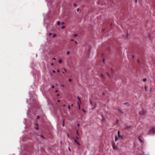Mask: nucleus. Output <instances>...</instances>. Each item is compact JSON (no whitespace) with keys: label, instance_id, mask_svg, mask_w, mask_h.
<instances>
[{"label":"nucleus","instance_id":"obj_25","mask_svg":"<svg viewBox=\"0 0 155 155\" xmlns=\"http://www.w3.org/2000/svg\"><path fill=\"white\" fill-rule=\"evenodd\" d=\"M68 108L69 109H70V105H69L68 106Z\"/></svg>","mask_w":155,"mask_h":155},{"label":"nucleus","instance_id":"obj_18","mask_svg":"<svg viewBox=\"0 0 155 155\" xmlns=\"http://www.w3.org/2000/svg\"><path fill=\"white\" fill-rule=\"evenodd\" d=\"M77 98L79 100V101L80 102H81V100H80V98L79 97H77Z\"/></svg>","mask_w":155,"mask_h":155},{"label":"nucleus","instance_id":"obj_39","mask_svg":"<svg viewBox=\"0 0 155 155\" xmlns=\"http://www.w3.org/2000/svg\"><path fill=\"white\" fill-rule=\"evenodd\" d=\"M75 43L76 44H77V42L76 41H75Z\"/></svg>","mask_w":155,"mask_h":155},{"label":"nucleus","instance_id":"obj_34","mask_svg":"<svg viewBox=\"0 0 155 155\" xmlns=\"http://www.w3.org/2000/svg\"><path fill=\"white\" fill-rule=\"evenodd\" d=\"M57 71H58V72H60V71H59L58 69V70H57Z\"/></svg>","mask_w":155,"mask_h":155},{"label":"nucleus","instance_id":"obj_41","mask_svg":"<svg viewBox=\"0 0 155 155\" xmlns=\"http://www.w3.org/2000/svg\"><path fill=\"white\" fill-rule=\"evenodd\" d=\"M77 126H80V124H77Z\"/></svg>","mask_w":155,"mask_h":155},{"label":"nucleus","instance_id":"obj_38","mask_svg":"<svg viewBox=\"0 0 155 155\" xmlns=\"http://www.w3.org/2000/svg\"><path fill=\"white\" fill-rule=\"evenodd\" d=\"M58 92V91L57 90H56L55 91V92Z\"/></svg>","mask_w":155,"mask_h":155},{"label":"nucleus","instance_id":"obj_50","mask_svg":"<svg viewBox=\"0 0 155 155\" xmlns=\"http://www.w3.org/2000/svg\"><path fill=\"white\" fill-rule=\"evenodd\" d=\"M62 73H63V74H64V72H62Z\"/></svg>","mask_w":155,"mask_h":155},{"label":"nucleus","instance_id":"obj_14","mask_svg":"<svg viewBox=\"0 0 155 155\" xmlns=\"http://www.w3.org/2000/svg\"><path fill=\"white\" fill-rule=\"evenodd\" d=\"M148 88V87H146V86H145V89L146 91H147V89Z\"/></svg>","mask_w":155,"mask_h":155},{"label":"nucleus","instance_id":"obj_4","mask_svg":"<svg viewBox=\"0 0 155 155\" xmlns=\"http://www.w3.org/2000/svg\"><path fill=\"white\" fill-rule=\"evenodd\" d=\"M140 114H144V110H142L139 113Z\"/></svg>","mask_w":155,"mask_h":155},{"label":"nucleus","instance_id":"obj_9","mask_svg":"<svg viewBox=\"0 0 155 155\" xmlns=\"http://www.w3.org/2000/svg\"><path fill=\"white\" fill-rule=\"evenodd\" d=\"M131 127L130 126H127V127H126L125 128V129H128V128H130Z\"/></svg>","mask_w":155,"mask_h":155},{"label":"nucleus","instance_id":"obj_31","mask_svg":"<svg viewBox=\"0 0 155 155\" xmlns=\"http://www.w3.org/2000/svg\"><path fill=\"white\" fill-rule=\"evenodd\" d=\"M64 22H62V23H61V24L62 25H64Z\"/></svg>","mask_w":155,"mask_h":155},{"label":"nucleus","instance_id":"obj_32","mask_svg":"<svg viewBox=\"0 0 155 155\" xmlns=\"http://www.w3.org/2000/svg\"><path fill=\"white\" fill-rule=\"evenodd\" d=\"M79 8H78L77 9V11L78 12L79 11Z\"/></svg>","mask_w":155,"mask_h":155},{"label":"nucleus","instance_id":"obj_45","mask_svg":"<svg viewBox=\"0 0 155 155\" xmlns=\"http://www.w3.org/2000/svg\"><path fill=\"white\" fill-rule=\"evenodd\" d=\"M71 106H73V104H71Z\"/></svg>","mask_w":155,"mask_h":155},{"label":"nucleus","instance_id":"obj_26","mask_svg":"<svg viewBox=\"0 0 155 155\" xmlns=\"http://www.w3.org/2000/svg\"><path fill=\"white\" fill-rule=\"evenodd\" d=\"M82 110H83V112H85V110L84 109H82Z\"/></svg>","mask_w":155,"mask_h":155},{"label":"nucleus","instance_id":"obj_53","mask_svg":"<svg viewBox=\"0 0 155 155\" xmlns=\"http://www.w3.org/2000/svg\"><path fill=\"white\" fill-rule=\"evenodd\" d=\"M64 70H65L66 71L65 69H64Z\"/></svg>","mask_w":155,"mask_h":155},{"label":"nucleus","instance_id":"obj_5","mask_svg":"<svg viewBox=\"0 0 155 155\" xmlns=\"http://www.w3.org/2000/svg\"><path fill=\"white\" fill-rule=\"evenodd\" d=\"M101 78H102V80L104 81V80L103 79V78H104V75L103 74H101Z\"/></svg>","mask_w":155,"mask_h":155},{"label":"nucleus","instance_id":"obj_22","mask_svg":"<svg viewBox=\"0 0 155 155\" xmlns=\"http://www.w3.org/2000/svg\"><path fill=\"white\" fill-rule=\"evenodd\" d=\"M68 81L70 82H71L72 81V80L71 79H69L68 80Z\"/></svg>","mask_w":155,"mask_h":155},{"label":"nucleus","instance_id":"obj_30","mask_svg":"<svg viewBox=\"0 0 155 155\" xmlns=\"http://www.w3.org/2000/svg\"><path fill=\"white\" fill-rule=\"evenodd\" d=\"M68 136L69 138V135L68 134Z\"/></svg>","mask_w":155,"mask_h":155},{"label":"nucleus","instance_id":"obj_40","mask_svg":"<svg viewBox=\"0 0 155 155\" xmlns=\"http://www.w3.org/2000/svg\"><path fill=\"white\" fill-rule=\"evenodd\" d=\"M136 3H137L138 2L137 0H136Z\"/></svg>","mask_w":155,"mask_h":155},{"label":"nucleus","instance_id":"obj_33","mask_svg":"<svg viewBox=\"0 0 155 155\" xmlns=\"http://www.w3.org/2000/svg\"><path fill=\"white\" fill-rule=\"evenodd\" d=\"M76 138L77 139H79V138H78V137H76Z\"/></svg>","mask_w":155,"mask_h":155},{"label":"nucleus","instance_id":"obj_46","mask_svg":"<svg viewBox=\"0 0 155 155\" xmlns=\"http://www.w3.org/2000/svg\"><path fill=\"white\" fill-rule=\"evenodd\" d=\"M36 129H38V127H36Z\"/></svg>","mask_w":155,"mask_h":155},{"label":"nucleus","instance_id":"obj_20","mask_svg":"<svg viewBox=\"0 0 155 155\" xmlns=\"http://www.w3.org/2000/svg\"><path fill=\"white\" fill-rule=\"evenodd\" d=\"M65 27V26H63L61 28L62 29H64Z\"/></svg>","mask_w":155,"mask_h":155},{"label":"nucleus","instance_id":"obj_21","mask_svg":"<svg viewBox=\"0 0 155 155\" xmlns=\"http://www.w3.org/2000/svg\"><path fill=\"white\" fill-rule=\"evenodd\" d=\"M147 79L146 78H145L143 80V81H147Z\"/></svg>","mask_w":155,"mask_h":155},{"label":"nucleus","instance_id":"obj_44","mask_svg":"<svg viewBox=\"0 0 155 155\" xmlns=\"http://www.w3.org/2000/svg\"><path fill=\"white\" fill-rule=\"evenodd\" d=\"M59 94H57V96H59Z\"/></svg>","mask_w":155,"mask_h":155},{"label":"nucleus","instance_id":"obj_27","mask_svg":"<svg viewBox=\"0 0 155 155\" xmlns=\"http://www.w3.org/2000/svg\"><path fill=\"white\" fill-rule=\"evenodd\" d=\"M52 59H53V60H56V58H53Z\"/></svg>","mask_w":155,"mask_h":155},{"label":"nucleus","instance_id":"obj_47","mask_svg":"<svg viewBox=\"0 0 155 155\" xmlns=\"http://www.w3.org/2000/svg\"><path fill=\"white\" fill-rule=\"evenodd\" d=\"M65 104L63 105V106L64 107H65Z\"/></svg>","mask_w":155,"mask_h":155},{"label":"nucleus","instance_id":"obj_15","mask_svg":"<svg viewBox=\"0 0 155 155\" xmlns=\"http://www.w3.org/2000/svg\"><path fill=\"white\" fill-rule=\"evenodd\" d=\"M57 24L58 25H59L60 24V22L59 21H58L57 22Z\"/></svg>","mask_w":155,"mask_h":155},{"label":"nucleus","instance_id":"obj_43","mask_svg":"<svg viewBox=\"0 0 155 155\" xmlns=\"http://www.w3.org/2000/svg\"><path fill=\"white\" fill-rule=\"evenodd\" d=\"M52 35V33H50L49 34V35Z\"/></svg>","mask_w":155,"mask_h":155},{"label":"nucleus","instance_id":"obj_29","mask_svg":"<svg viewBox=\"0 0 155 155\" xmlns=\"http://www.w3.org/2000/svg\"><path fill=\"white\" fill-rule=\"evenodd\" d=\"M52 88H54V85H52Z\"/></svg>","mask_w":155,"mask_h":155},{"label":"nucleus","instance_id":"obj_13","mask_svg":"<svg viewBox=\"0 0 155 155\" xmlns=\"http://www.w3.org/2000/svg\"><path fill=\"white\" fill-rule=\"evenodd\" d=\"M58 62L60 63H61L62 62V61L61 59H60L59 60Z\"/></svg>","mask_w":155,"mask_h":155},{"label":"nucleus","instance_id":"obj_49","mask_svg":"<svg viewBox=\"0 0 155 155\" xmlns=\"http://www.w3.org/2000/svg\"><path fill=\"white\" fill-rule=\"evenodd\" d=\"M107 75H109V74H108V73H107Z\"/></svg>","mask_w":155,"mask_h":155},{"label":"nucleus","instance_id":"obj_54","mask_svg":"<svg viewBox=\"0 0 155 155\" xmlns=\"http://www.w3.org/2000/svg\"><path fill=\"white\" fill-rule=\"evenodd\" d=\"M117 122H118V120H117Z\"/></svg>","mask_w":155,"mask_h":155},{"label":"nucleus","instance_id":"obj_36","mask_svg":"<svg viewBox=\"0 0 155 155\" xmlns=\"http://www.w3.org/2000/svg\"><path fill=\"white\" fill-rule=\"evenodd\" d=\"M57 101L58 102H60V100H58Z\"/></svg>","mask_w":155,"mask_h":155},{"label":"nucleus","instance_id":"obj_8","mask_svg":"<svg viewBox=\"0 0 155 155\" xmlns=\"http://www.w3.org/2000/svg\"><path fill=\"white\" fill-rule=\"evenodd\" d=\"M138 139L140 140V141L141 142H143V141L141 139L140 137H138Z\"/></svg>","mask_w":155,"mask_h":155},{"label":"nucleus","instance_id":"obj_52","mask_svg":"<svg viewBox=\"0 0 155 155\" xmlns=\"http://www.w3.org/2000/svg\"><path fill=\"white\" fill-rule=\"evenodd\" d=\"M42 137H43V136L42 135L41 136Z\"/></svg>","mask_w":155,"mask_h":155},{"label":"nucleus","instance_id":"obj_23","mask_svg":"<svg viewBox=\"0 0 155 155\" xmlns=\"http://www.w3.org/2000/svg\"><path fill=\"white\" fill-rule=\"evenodd\" d=\"M39 116H37V119H39Z\"/></svg>","mask_w":155,"mask_h":155},{"label":"nucleus","instance_id":"obj_37","mask_svg":"<svg viewBox=\"0 0 155 155\" xmlns=\"http://www.w3.org/2000/svg\"><path fill=\"white\" fill-rule=\"evenodd\" d=\"M62 87H64V85L63 84H62V85H61Z\"/></svg>","mask_w":155,"mask_h":155},{"label":"nucleus","instance_id":"obj_55","mask_svg":"<svg viewBox=\"0 0 155 155\" xmlns=\"http://www.w3.org/2000/svg\"><path fill=\"white\" fill-rule=\"evenodd\" d=\"M61 143H62L61 141Z\"/></svg>","mask_w":155,"mask_h":155},{"label":"nucleus","instance_id":"obj_48","mask_svg":"<svg viewBox=\"0 0 155 155\" xmlns=\"http://www.w3.org/2000/svg\"><path fill=\"white\" fill-rule=\"evenodd\" d=\"M74 6H75L76 5V4H74Z\"/></svg>","mask_w":155,"mask_h":155},{"label":"nucleus","instance_id":"obj_16","mask_svg":"<svg viewBox=\"0 0 155 155\" xmlns=\"http://www.w3.org/2000/svg\"><path fill=\"white\" fill-rule=\"evenodd\" d=\"M76 133H77V134L78 135H79V134L78 132V130H77L76 131Z\"/></svg>","mask_w":155,"mask_h":155},{"label":"nucleus","instance_id":"obj_7","mask_svg":"<svg viewBox=\"0 0 155 155\" xmlns=\"http://www.w3.org/2000/svg\"><path fill=\"white\" fill-rule=\"evenodd\" d=\"M90 101H91V104H92V106H94V105H95V103H93V102H92L91 101V100H90Z\"/></svg>","mask_w":155,"mask_h":155},{"label":"nucleus","instance_id":"obj_12","mask_svg":"<svg viewBox=\"0 0 155 155\" xmlns=\"http://www.w3.org/2000/svg\"><path fill=\"white\" fill-rule=\"evenodd\" d=\"M78 36L77 34H75L73 35V36L74 37H76Z\"/></svg>","mask_w":155,"mask_h":155},{"label":"nucleus","instance_id":"obj_51","mask_svg":"<svg viewBox=\"0 0 155 155\" xmlns=\"http://www.w3.org/2000/svg\"><path fill=\"white\" fill-rule=\"evenodd\" d=\"M103 94H104V95L105 94L104 93H103Z\"/></svg>","mask_w":155,"mask_h":155},{"label":"nucleus","instance_id":"obj_24","mask_svg":"<svg viewBox=\"0 0 155 155\" xmlns=\"http://www.w3.org/2000/svg\"><path fill=\"white\" fill-rule=\"evenodd\" d=\"M52 71L54 73H55V70H53Z\"/></svg>","mask_w":155,"mask_h":155},{"label":"nucleus","instance_id":"obj_3","mask_svg":"<svg viewBox=\"0 0 155 155\" xmlns=\"http://www.w3.org/2000/svg\"><path fill=\"white\" fill-rule=\"evenodd\" d=\"M101 55L102 56V57H103V58L102 62L104 63H105V58H106L105 55L104 53H102Z\"/></svg>","mask_w":155,"mask_h":155},{"label":"nucleus","instance_id":"obj_1","mask_svg":"<svg viewBox=\"0 0 155 155\" xmlns=\"http://www.w3.org/2000/svg\"><path fill=\"white\" fill-rule=\"evenodd\" d=\"M118 138H116V140L117 141L119 140L121 137V135L120 134V131H118Z\"/></svg>","mask_w":155,"mask_h":155},{"label":"nucleus","instance_id":"obj_28","mask_svg":"<svg viewBox=\"0 0 155 155\" xmlns=\"http://www.w3.org/2000/svg\"><path fill=\"white\" fill-rule=\"evenodd\" d=\"M70 41H74V39H71V40H70Z\"/></svg>","mask_w":155,"mask_h":155},{"label":"nucleus","instance_id":"obj_2","mask_svg":"<svg viewBox=\"0 0 155 155\" xmlns=\"http://www.w3.org/2000/svg\"><path fill=\"white\" fill-rule=\"evenodd\" d=\"M150 134H153L155 133V128L153 127L151 129L150 131Z\"/></svg>","mask_w":155,"mask_h":155},{"label":"nucleus","instance_id":"obj_10","mask_svg":"<svg viewBox=\"0 0 155 155\" xmlns=\"http://www.w3.org/2000/svg\"><path fill=\"white\" fill-rule=\"evenodd\" d=\"M70 54V52L69 51H68L67 52V55H69Z\"/></svg>","mask_w":155,"mask_h":155},{"label":"nucleus","instance_id":"obj_42","mask_svg":"<svg viewBox=\"0 0 155 155\" xmlns=\"http://www.w3.org/2000/svg\"><path fill=\"white\" fill-rule=\"evenodd\" d=\"M68 149L70 151H71V150L70 149V148L69 147L68 148Z\"/></svg>","mask_w":155,"mask_h":155},{"label":"nucleus","instance_id":"obj_19","mask_svg":"<svg viewBox=\"0 0 155 155\" xmlns=\"http://www.w3.org/2000/svg\"><path fill=\"white\" fill-rule=\"evenodd\" d=\"M64 120H63V124H62V126H64Z\"/></svg>","mask_w":155,"mask_h":155},{"label":"nucleus","instance_id":"obj_17","mask_svg":"<svg viewBox=\"0 0 155 155\" xmlns=\"http://www.w3.org/2000/svg\"><path fill=\"white\" fill-rule=\"evenodd\" d=\"M56 36V34H54L53 35V37L54 38Z\"/></svg>","mask_w":155,"mask_h":155},{"label":"nucleus","instance_id":"obj_35","mask_svg":"<svg viewBox=\"0 0 155 155\" xmlns=\"http://www.w3.org/2000/svg\"><path fill=\"white\" fill-rule=\"evenodd\" d=\"M51 65H54V64H53V63H51Z\"/></svg>","mask_w":155,"mask_h":155},{"label":"nucleus","instance_id":"obj_11","mask_svg":"<svg viewBox=\"0 0 155 155\" xmlns=\"http://www.w3.org/2000/svg\"><path fill=\"white\" fill-rule=\"evenodd\" d=\"M78 105L79 108V109H80V103H79V102H78Z\"/></svg>","mask_w":155,"mask_h":155},{"label":"nucleus","instance_id":"obj_6","mask_svg":"<svg viewBox=\"0 0 155 155\" xmlns=\"http://www.w3.org/2000/svg\"><path fill=\"white\" fill-rule=\"evenodd\" d=\"M74 141L79 145H80V144L78 142V141L77 140L75 139H74Z\"/></svg>","mask_w":155,"mask_h":155}]
</instances>
